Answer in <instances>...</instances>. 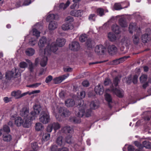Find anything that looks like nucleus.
<instances>
[{
    "instance_id": "nucleus-25",
    "label": "nucleus",
    "mask_w": 151,
    "mask_h": 151,
    "mask_svg": "<svg viewBox=\"0 0 151 151\" xmlns=\"http://www.w3.org/2000/svg\"><path fill=\"white\" fill-rule=\"evenodd\" d=\"M70 14L73 16L78 17L81 16L83 14V11L82 10H73L70 12Z\"/></svg>"
},
{
    "instance_id": "nucleus-61",
    "label": "nucleus",
    "mask_w": 151,
    "mask_h": 151,
    "mask_svg": "<svg viewBox=\"0 0 151 151\" xmlns=\"http://www.w3.org/2000/svg\"><path fill=\"white\" fill-rule=\"evenodd\" d=\"M71 136L70 135H69L67 136V137L66 138V142L70 144L71 143Z\"/></svg>"
},
{
    "instance_id": "nucleus-57",
    "label": "nucleus",
    "mask_w": 151,
    "mask_h": 151,
    "mask_svg": "<svg viewBox=\"0 0 151 151\" xmlns=\"http://www.w3.org/2000/svg\"><path fill=\"white\" fill-rule=\"evenodd\" d=\"M52 79V77L51 76H49L47 77L45 79V82L48 83L51 81Z\"/></svg>"
},
{
    "instance_id": "nucleus-50",
    "label": "nucleus",
    "mask_w": 151,
    "mask_h": 151,
    "mask_svg": "<svg viewBox=\"0 0 151 151\" xmlns=\"http://www.w3.org/2000/svg\"><path fill=\"white\" fill-rule=\"evenodd\" d=\"M120 80V78L118 76L116 77L114 80L113 84L115 86H117L118 85L119 82Z\"/></svg>"
},
{
    "instance_id": "nucleus-23",
    "label": "nucleus",
    "mask_w": 151,
    "mask_h": 151,
    "mask_svg": "<svg viewBox=\"0 0 151 151\" xmlns=\"http://www.w3.org/2000/svg\"><path fill=\"white\" fill-rule=\"evenodd\" d=\"M58 18V14L55 15L53 14L48 13L47 16L46 21L47 22H50L55 19H57Z\"/></svg>"
},
{
    "instance_id": "nucleus-60",
    "label": "nucleus",
    "mask_w": 151,
    "mask_h": 151,
    "mask_svg": "<svg viewBox=\"0 0 151 151\" xmlns=\"http://www.w3.org/2000/svg\"><path fill=\"white\" fill-rule=\"evenodd\" d=\"M82 84L84 86L87 87L89 86V83L88 81L85 80L83 82Z\"/></svg>"
},
{
    "instance_id": "nucleus-7",
    "label": "nucleus",
    "mask_w": 151,
    "mask_h": 151,
    "mask_svg": "<svg viewBox=\"0 0 151 151\" xmlns=\"http://www.w3.org/2000/svg\"><path fill=\"white\" fill-rule=\"evenodd\" d=\"M20 72L18 68H15L12 69L11 71H7L6 74V78L9 79L11 78H16L20 76Z\"/></svg>"
},
{
    "instance_id": "nucleus-36",
    "label": "nucleus",
    "mask_w": 151,
    "mask_h": 151,
    "mask_svg": "<svg viewBox=\"0 0 151 151\" xmlns=\"http://www.w3.org/2000/svg\"><path fill=\"white\" fill-rule=\"evenodd\" d=\"M35 129L37 131L42 130L44 129V127L42 124L39 122L36 123L35 126Z\"/></svg>"
},
{
    "instance_id": "nucleus-55",
    "label": "nucleus",
    "mask_w": 151,
    "mask_h": 151,
    "mask_svg": "<svg viewBox=\"0 0 151 151\" xmlns=\"http://www.w3.org/2000/svg\"><path fill=\"white\" fill-rule=\"evenodd\" d=\"M111 83L110 80L108 78L106 79L104 82V84L105 86H107Z\"/></svg>"
},
{
    "instance_id": "nucleus-14",
    "label": "nucleus",
    "mask_w": 151,
    "mask_h": 151,
    "mask_svg": "<svg viewBox=\"0 0 151 151\" xmlns=\"http://www.w3.org/2000/svg\"><path fill=\"white\" fill-rule=\"evenodd\" d=\"M33 108L34 111L31 112V114L32 116L31 117L33 118V119H35L41 111V107L40 105L35 104L33 106Z\"/></svg>"
},
{
    "instance_id": "nucleus-63",
    "label": "nucleus",
    "mask_w": 151,
    "mask_h": 151,
    "mask_svg": "<svg viewBox=\"0 0 151 151\" xmlns=\"http://www.w3.org/2000/svg\"><path fill=\"white\" fill-rule=\"evenodd\" d=\"M78 7V6L77 5V3H74V4L70 6L71 9H73Z\"/></svg>"
},
{
    "instance_id": "nucleus-17",
    "label": "nucleus",
    "mask_w": 151,
    "mask_h": 151,
    "mask_svg": "<svg viewBox=\"0 0 151 151\" xmlns=\"http://www.w3.org/2000/svg\"><path fill=\"white\" fill-rule=\"evenodd\" d=\"M129 5V3L128 2H126L125 3H122L121 4L119 3L115 4L114 6V9L115 10H119L127 8Z\"/></svg>"
},
{
    "instance_id": "nucleus-35",
    "label": "nucleus",
    "mask_w": 151,
    "mask_h": 151,
    "mask_svg": "<svg viewBox=\"0 0 151 151\" xmlns=\"http://www.w3.org/2000/svg\"><path fill=\"white\" fill-rule=\"evenodd\" d=\"M99 105V103L98 102L96 101H92L90 104V106L91 109H97Z\"/></svg>"
},
{
    "instance_id": "nucleus-58",
    "label": "nucleus",
    "mask_w": 151,
    "mask_h": 151,
    "mask_svg": "<svg viewBox=\"0 0 151 151\" xmlns=\"http://www.w3.org/2000/svg\"><path fill=\"white\" fill-rule=\"evenodd\" d=\"M96 15L95 14H91L89 16L88 19L90 20H94Z\"/></svg>"
},
{
    "instance_id": "nucleus-30",
    "label": "nucleus",
    "mask_w": 151,
    "mask_h": 151,
    "mask_svg": "<svg viewBox=\"0 0 151 151\" xmlns=\"http://www.w3.org/2000/svg\"><path fill=\"white\" fill-rule=\"evenodd\" d=\"M51 151H68V149L66 147H63L61 149L58 148L55 145H52L51 148Z\"/></svg>"
},
{
    "instance_id": "nucleus-22",
    "label": "nucleus",
    "mask_w": 151,
    "mask_h": 151,
    "mask_svg": "<svg viewBox=\"0 0 151 151\" xmlns=\"http://www.w3.org/2000/svg\"><path fill=\"white\" fill-rule=\"evenodd\" d=\"M47 41L46 38L45 37L41 38L39 41L38 45L40 48L43 47L46 45Z\"/></svg>"
},
{
    "instance_id": "nucleus-41",
    "label": "nucleus",
    "mask_w": 151,
    "mask_h": 151,
    "mask_svg": "<svg viewBox=\"0 0 151 151\" xmlns=\"http://www.w3.org/2000/svg\"><path fill=\"white\" fill-rule=\"evenodd\" d=\"M70 4V1H68L66 4H64L63 3L60 4L59 6L60 8L61 9H64L69 5Z\"/></svg>"
},
{
    "instance_id": "nucleus-45",
    "label": "nucleus",
    "mask_w": 151,
    "mask_h": 151,
    "mask_svg": "<svg viewBox=\"0 0 151 151\" xmlns=\"http://www.w3.org/2000/svg\"><path fill=\"white\" fill-rule=\"evenodd\" d=\"M144 147L147 148H151V143L148 141H145L142 143Z\"/></svg>"
},
{
    "instance_id": "nucleus-47",
    "label": "nucleus",
    "mask_w": 151,
    "mask_h": 151,
    "mask_svg": "<svg viewBox=\"0 0 151 151\" xmlns=\"http://www.w3.org/2000/svg\"><path fill=\"white\" fill-rule=\"evenodd\" d=\"M87 39V36L86 34L81 35L79 37L80 41L81 42H83Z\"/></svg>"
},
{
    "instance_id": "nucleus-56",
    "label": "nucleus",
    "mask_w": 151,
    "mask_h": 151,
    "mask_svg": "<svg viewBox=\"0 0 151 151\" xmlns=\"http://www.w3.org/2000/svg\"><path fill=\"white\" fill-rule=\"evenodd\" d=\"M3 130L4 132H9L10 131L9 127L6 125H4L3 127Z\"/></svg>"
},
{
    "instance_id": "nucleus-48",
    "label": "nucleus",
    "mask_w": 151,
    "mask_h": 151,
    "mask_svg": "<svg viewBox=\"0 0 151 151\" xmlns=\"http://www.w3.org/2000/svg\"><path fill=\"white\" fill-rule=\"evenodd\" d=\"M96 12L98 15L100 16H102L104 15V9L102 8H98Z\"/></svg>"
},
{
    "instance_id": "nucleus-39",
    "label": "nucleus",
    "mask_w": 151,
    "mask_h": 151,
    "mask_svg": "<svg viewBox=\"0 0 151 151\" xmlns=\"http://www.w3.org/2000/svg\"><path fill=\"white\" fill-rule=\"evenodd\" d=\"M70 119L71 122H73L74 123H79L81 122V120L79 118L71 117Z\"/></svg>"
},
{
    "instance_id": "nucleus-24",
    "label": "nucleus",
    "mask_w": 151,
    "mask_h": 151,
    "mask_svg": "<svg viewBox=\"0 0 151 151\" xmlns=\"http://www.w3.org/2000/svg\"><path fill=\"white\" fill-rule=\"evenodd\" d=\"M129 56H124L119 59L114 60L112 61V64L113 65H117L124 62Z\"/></svg>"
},
{
    "instance_id": "nucleus-34",
    "label": "nucleus",
    "mask_w": 151,
    "mask_h": 151,
    "mask_svg": "<svg viewBox=\"0 0 151 151\" xmlns=\"http://www.w3.org/2000/svg\"><path fill=\"white\" fill-rule=\"evenodd\" d=\"M86 45L88 47L91 48L95 45V43L91 39H88L86 43Z\"/></svg>"
},
{
    "instance_id": "nucleus-29",
    "label": "nucleus",
    "mask_w": 151,
    "mask_h": 151,
    "mask_svg": "<svg viewBox=\"0 0 151 151\" xmlns=\"http://www.w3.org/2000/svg\"><path fill=\"white\" fill-rule=\"evenodd\" d=\"M65 104L68 107H72L75 104L74 100L72 99H68L65 101Z\"/></svg>"
},
{
    "instance_id": "nucleus-2",
    "label": "nucleus",
    "mask_w": 151,
    "mask_h": 151,
    "mask_svg": "<svg viewBox=\"0 0 151 151\" xmlns=\"http://www.w3.org/2000/svg\"><path fill=\"white\" fill-rule=\"evenodd\" d=\"M113 92L114 93L119 97H122L124 96V91L122 90L117 88L114 89L113 86L111 87L110 89H108L106 90V92ZM105 97L106 100L108 103H109L112 102V98L109 94L106 93L105 95Z\"/></svg>"
},
{
    "instance_id": "nucleus-52",
    "label": "nucleus",
    "mask_w": 151,
    "mask_h": 151,
    "mask_svg": "<svg viewBox=\"0 0 151 151\" xmlns=\"http://www.w3.org/2000/svg\"><path fill=\"white\" fill-rule=\"evenodd\" d=\"M50 137V134L48 133H45L43 134L42 139L44 141H47L49 139Z\"/></svg>"
},
{
    "instance_id": "nucleus-21",
    "label": "nucleus",
    "mask_w": 151,
    "mask_h": 151,
    "mask_svg": "<svg viewBox=\"0 0 151 151\" xmlns=\"http://www.w3.org/2000/svg\"><path fill=\"white\" fill-rule=\"evenodd\" d=\"M94 91L96 94L99 95H102L104 91L103 86L100 84H98L95 87Z\"/></svg>"
},
{
    "instance_id": "nucleus-4",
    "label": "nucleus",
    "mask_w": 151,
    "mask_h": 151,
    "mask_svg": "<svg viewBox=\"0 0 151 151\" xmlns=\"http://www.w3.org/2000/svg\"><path fill=\"white\" fill-rule=\"evenodd\" d=\"M20 115L23 118L24 120L29 121L32 124V121L34 119L32 117L31 112L29 113V109L26 107H23L20 111Z\"/></svg>"
},
{
    "instance_id": "nucleus-38",
    "label": "nucleus",
    "mask_w": 151,
    "mask_h": 151,
    "mask_svg": "<svg viewBox=\"0 0 151 151\" xmlns=\"http://www.w3.org/2000/svg\"><path fill=\"white\" fill-rule=\"evenodd\" d=\"M57 143L60 146L63 145L64 144V142L62 137L61 136L59 137L56 140Z\"/></svg>"
},
{
    "instance_id": "nucleus-33",
    "label": "nucleus",
    "mask_w": 151,
    "mask_h": 151,
    "mask_svg": "<svg viewBox=\"0 0 151 151\" xmlns=\"http://www.w3.org/2000/svg\"><path fill=\"white\" fill-rule=\"evenodd\" d=\"M112 29L113 31L116 34H119L120 32L119 27L116 24H115L112 25Z\"/></svg>"
},
{
    "instance_id": "nucleus-53",
    "label": "nucleus",
    "mask_w": 151,
    "mask_h": 151,
    "mask_svg": "<svg viewBox=\"0 0 151 151\" xmlns=\"http://www.w3.org/2000/svg\"><path fill=\"white\" fill-rule=\"evenodd\" d=\"M19 66L21 68H24L27 66V64L24 62H22L19 64Z\"/></svg>"
},
{
    "instance_id": "nucleus-20",
    "label": "nucleus",
    "mask_w": 151,
    "mask_h": 151,
    "mask_svg": "<svg viewBox=\"0 0 151 151\" xmlns=\"http://www.w3.org/2000/svg\"><path fill=\"white\" fill-rule=\"evenodd\" d=\"M129 31L130 33H132L134 31H136L137 32L138 31L140 30V28H138V29L136 28V24L135 23H131L129 26Z\"/></svg>"
},
{
    "instance_id": "nucleus-51",
    "label": "nucleus",
    "mask_w": 151,
    "mask_h": 151,
    "mask_svg": "<svg viewBox=\"0 0 151 151\" xmlns=\"http://www.w3.org/2000/svg\"><path fill=\"white\" fill-rule=\"evenodd\" d=\"M60 97L62 99H64L66 96V93L64 91H61L59 93Z\"/></svg>"
},
{
    "instance_id": "nucleus-11",
    "label": "nucleus",
    "mask_w": 151,
    "mask_h": 151,
    "mask_svg": "<svg viewBox=\"0 0 151 151\" xmlns=\"http://www.w3.org/2000/svg\"><path fill=\"white\" fill-rule=\"evenodd\" d=\"M28 92H25L22 93V92L19 90L14 91L11 93L12 96L14 97L15 99H20L27 94Z\"/></svg>"
},
{
    "instance_id": "nucleus-26",
    "label": "nucleus",
    "mask_w": 151,
    "mask_h": 151,
    "mask_svg": "<svg viewBox=\"0 0 151 151\" xmlns=\"http://www.w3.org/2000/svg\"><path fill=\"white\" fill-rule=\"evenodd\" d=\"M58 26L57 23L55 21H51L48 25V28L50 30L52 31L55 29Z\"/></svg>"
},
{
    "instance_id": "nucleus-37",
    "label": "nucleus",
    "mask_w": 151,
    "mask_h": 151,
    "mask_svg": "<svg viewBox=\"0 0 151 151\" xmlns=\"http://www.w3.org/2000/svg\"><path fill=\"white\" fill-rule=\"evenodd\" d=\"M62 130L64 132L71 133L73 131V129L72 128L70 127L66 126L62 128Z\"/></svg>"
},
{
    "instance_id": "nucleus-15",
    "label": "nucleus",
    "mask_w": 151,
    "mask_h": 151,
    "mask_svg": "<svg viewBox=\"0 0 151 151\" xmlns=\"http://www.w3.org/2000/svg\"><path fill=\"white\" fill-rule=\"evenodd\" d=\"M69 49L72 51H76L80 48V45L79 42L76 41L72 42L69 45Z\"/></svg>"
},
{
    "instance_id": "nucleus-59",
    "label": "nucleus",
    "mask_w": 151,
    "mask_h": 151,
    "mask_svg": "<svg viewBox=\"0 0 151 151\" xmlns=\"http://www.w3.org/2000/svg\"><path fill=\"white\" fill-rule=\"evenodd\" d=\"M138 76L137 75H135L133 78L132 82L134 84H136L137 82Z\"/></svg>"
},
{
    "instance_id": "nucleus-5",
    "label": "nucleus",
    "mask_w": 151,
    "mask_h": 151,
    "mask_svg": "<svg viewBox=\"0 0 151 151\" xmlns=\"http://www.w3.org/2000/svg\"><path fill=\"white\" fill-rule=\"evenodd\" d=\"M65 23L63 24L62 26V29L64 31L71 30L73 29V26L72 22L73 19L72 17L68 16L65 19Z\"/></svg>"
},
{
    "instance_id": "nucleus-40",
    "label": "nucleus",
    "mask_w": 151,
    "mask_h": 151,
    "mask_svg": "<svg viewBox=\"0 0 151 151\" xmlns=\"http://www.w3.org/2000/svg\"><path fill=\"white\" fill-rule=\"evenodd\" d=\"M37 42V39H35V38H32L30 39L29 43V44L31 46H34Z\"/></svg>"
},
{
    "instance_id": "nucleus-6",
    "label": "nucleus",
    "mask_w": 151,
    "mask_h": 151,
    "mask_svg": "<svg viewBox=\"0 0 151 151\" xmlns=\"http://www.w3.org/2000/svg\"><path fill=\"white\" fill-rule=\"evenodd\" d=\"M15 124L18 127L22 125L24 127L27 128L29 127L31 125L29 121L23 120L20 117H18L15 118Z\"/></svg>"
},
{
    "instance_id": "nucleus-10",
    "label": "nucleus",
    "mask_w": 151,
    "mask_h": 151,
    "mask_svg": "<svg viewBox=\"0 0 151 151\" xmlns=\"http://www.w3.org/2000/svg\"><path fill=\"white\" fill-rule=\"evenodd\" d=\"M35 28H33L30 33H32V35L36 36L38 38L40 36V32L38 30V29L41 30L42 29V27L40 24L38 23L34 26Z\"/></svg>"
},
{
    "instance_id": "nucleus-8",
    "label": "nucleus",
    "mask_w": 151,
    "mask_h": 151,
    "mask_svg": "<svg viewBox=\"0 0 151 151\" xmlns=\"http://www.w3.org/2000/svg\"><path fill=\"white\" fill-rule=\"evenodd\" d=\"M119 18V23L122 27H127V24L126 22L125 18L120 17L118 16L116 17H112L109 21V22H116L117 19Z\"/></svg>"
},
{
    "instance_id": "nucleus-28",
    "label": "nucleus",
    "mask_w": 151,
    "mask_h": 151,
    "mask_svg": "<svg viewBox=\"0 0 151 151\" xmlns=\"http://www.w3.org/2000/svg\"><path fill=\"white\" fill-rule=\"evenodd\" d=\"M26 55L28 56H31L35 53V50L33 48L30 47L26 49L25 50Z\"/></svg>"
},
{
    "instance_id": "nucleus-13",
    "label": "nucleus",
    "mask_w": 151,
    "mask_h": 151,
    "mask_svg": "<svg viewBox=\"0 0 151 151\" xmlns=\"http://www.w3.org/2000/svg\"><path fill=\"white\" fill-rule=\"evenodd\" d=\"M61 127L60 124L58 122H53L49 124L47 128V130L48 132H51L52 129H54L55 132Z\"/></svg>"
},
{
    "instance_id": "nucleus-43",
    "label": "nucleus",
    "mask_w": 151,
    "mask_h": 151,
    "mask_svg": "<svg viewBox=\"0 0 151 151\" xmlns=\"http://www.w3.org/2000/svg\"><path fill=\"white\" fill-rule=\"evenodd\" d=\"M147 76L145 74H142L139 78L140 81L142 83L145 82L147 81Z\"/></svg>"
},
{
    "instance_id": "nucleus-9",
    "label": "nucleus",
    "mask_w": 151,
    "mask_h": 151,
    "mask_svg": "<svg viewBox=\"0 0 151 151\" xmlns=\"http://www.w3.org/2000/svg\"><path fill=\"white\" fill-rule=\"evenodd\" d=\"M39 120L44 124L48 123L50 121L49 113L47 111H42L40 116Z\"/></svg>"
},
{
    "instance_id": "nucleus-44",
    "label": "nucleus",
    "mask_w": 151,
    "mask_h": 151,
    "mask_svg": "<svg viewBox=\"0 0 151 151\" xmlns=\"http://www.w3.org/2000/svg\"><path fill=\"white\" fill-rule=\"evenodd\" d=\"M148 35L147 34H145L142 35L141 38L142 42L144 43L146 42L148 40Z\"/></svg>"
},
{
    "instance_id": "nucleus-31",
    "label": "nucleus",
    "mask_w": 151,
    "mask_h": 151,
    "mask_svg": "<svg viewBox=\"0 0 151 151\" xmlns=\"http://www.w3.org/2000/svg\"><path fill=\"white\" fill-rule=\"evenodd\" d=\"M104 47L101 45L96 46L95 48V51L97 53H99L100 52L103 53L104 52Z\"/></svg>"
},
{
    "instance_id": "nucleus-12",
    "label": "nucleus",
    "mask_w": 151,
    "mask_h": 151,
    "mask_svg": "<svg viewBox=\"0 0 151 151\" xmlns=\"http://www.w3.org/2000/svg\"><path fill=\"white\" fill-rule=\"evenodd\" d=\"M65 42V40L64 38L62 37L58 38L56 40V43L55 42H52L51 45H50L49 43L47 45H49L50 46V48H49V49H51V48L52 45V44L54 43L55 44V45L57 47L58 50V46L60 47H62L64 45Z\"/></svg>"
},
{
    "instance_id": "nucleus-19",
    "label": "nucleus",
    "mask_w": 151,
    "mask_h": 151,
    "mask_svg": "<svg viewBox=\"0 0 151 151\" xmlns=\"http://www.w3.org/2000/svg\"><path fill=\"white\" fill-rule=\"evenodd\" d=\"M69 76V75H64L58 77L54 78L53 79L54 83L57 84L63 81L67 78Z\"/></svg>"
},
{
    "instance_id": "nucleus-46",
    "label": "nucleus",
    "mask_w": 151,
    "mask_h": 151,
    "mask_svg": "<svg viewBox=\"0 0 151 151\" xmlns=\"http://www.w3.org/2000/svg\"><path fill=\"white\" fill-rule=\"evenodd\" d=\"M11 136L9 134H7L3 136V140L5 141H9L11 140Z\"/></svg>"
},
{
    "instance_id": "nucleus-54",
    "label": "nucleus",
    "mask_w": 151,
    "mask_h": 151,
    "mask_svg": "<svg viewBox=\"0 0 151 151\" xmlns=\"http://www.w3.org/2000/svg\"><path fill=\"white\" fill-rule=\"evenodd\" d=\"M40 92V90H34L32 91L29 92L28 91L27 92H28V93H27V94H28L29 95H31L32 94H36L39 93Z\"/></svg>"
},
{
    "instance_id": "nucleus-62",
    "label": "nucleus",
    "mask_w": 151,
    "mask_h": 151,
    "mask_svg": "<svg viewBox=\"0 0 151 151\" xmlns=\"http://www.w3.org/2000/svg\"><path fill=\"white\" fill-rule=\"evenodd\" d=\"M11 98H8V97H5L4 99V101L6 103H8L12 100Z\"/></svg>"
},
{
    "instance_id": "nucleus-3",
    "label": "nucleus",
    "mask_w": 151,
    "mask_h": 151,
    "mask_svg": "<svg viewBox=\"0 0 151 151\" xmlns=\"http://www.w3.org/2000/svg\"><path fill=\"white\" fill-rule=\"evenodd\" d=\"M78 102L79 103V111L77 115L79 117L85 116L86 117H89L91 115L92 111L91 110L87 109V107L85 104H84V101L82 100H79Z\"/></svg>"
},
{
    "instance_id": "nucleus-42",
    "label": "nucleus",
    "mask_w": 151,
    "mask_h": 151,
    "mask_svg": "<svg viewBox=\"0 0 151 151\" xmlns=\"http://www.w3.org/2000/svg\"><path fill=\"white\" fill-rule=\"evenodd\" d=\"M139 35H134L133 37V41L134 44H138L139 42Z\"/></svg>"
},
{
    "instance_id": "nucleus-32",
    "label": "nucleus",
    "mask_w": 151,
    "mask_h": 151,
    "mask_svg": "<svg viewBox=\"0 0 151 151\" xmlns=\"http://www.w3.org/2000/svg\"><path fill=\"white\" fill-rule=\"evenodd\" d=\"M108 37L109 40L112 42L115 41L117 39L116 35L113 33L111 32L108 33Z\"/></svg>"
},
{
    "instance_id": "nucleus-18",
    "label": "nucleus",
    "mask_w": 151,
    "mask_h": 151,
    "mask_svg": "<svg viewBox=\"0 0 151 151\" xmlns=\"http://www.w3.org/2000/svg\"><path fill=\"white\" fill-rule=\"evenodd\" d=\"M58 111L61 115L65 117L69 116L71 114L70 112L65 107H60L58 109Z\"/></svg>"
},
{
    "instance_id": "nucleus-49",
    "label": "nucleus",
    "mask_w": 151,
    "mask_h": 151,
    "mask_svg": "<svg viewBox=\"0 0 151 151\" xmlns=\"http://www.w3.org/2000/svg\"><path fill=\"white\" fill-rule=\"evenodd\" d=\"M41 84V83H34L32 84L27 85V87L32 88H35L38 87Z\"/></svg>"
},
{
    "instance_id": "nucleus-1",
    "label": "nucleus",
    "mask_w": 151,
    "mask_h": 151,
    "mask_svg": "<svg viewBox=\"0 0 151 151\" xmlns=\"http://www.w3.org/2000/svg\"><path fill=\"white\" fill-rule=\"evenodd\" d=\"M54 43H52L50 49H49L50 46L47 45L45 49L44 52V56L42 57L40 62V64L42 67H45L47 64L48 61L47 57L50 55L51 52H55L57 50V47L55 45Z\"/></svg>"
},
{
    "instance_id": "nucleus-64",
    "label": "nucleus",
    "mask_w": 151,
    "mask_h": 151,
    "mask_svg": "<svg viewBox=\"0 0 151 151\" xmlns=\"http://www.w3.org/2000/svg\"><path fill=\"white\" fill-rule=\"evenodd\" d=\"M31 3V0H25V1L23 3V5H28L30 4Z\"/></svg>"
},
{
    "instance_id": "nucleus-16",
    "label": "nucleus",
    "mask_w": 151,
    "mask_h": 151,
    "mask_svg": "<svg viewBox=\"0 0 151 151\" xmlns=\"http://www.w3.org/2000/svg\"><path fill=\"white\" fill-rule=\"evenodd\" d=\"M131 42L129 39L128 37H124L122 39L121 41L119 43V45L123 47L126 46L128 47L130 44Z\"/></svg>"
},
{
    "instance_id": "nucleus-27",
    "label": "nucleus",
    "mask_w": 151,
    "mask_h": 151,
    "mask_svg": "<svg viewBox=\"0 0 151 151\" xmlns=\"http://www.w3.org/2000/svg\"><path fill=\"white\" fill-rule=\"evenodd\" d=\"M109 52L111 54H114L117 50L116 47L114 45H110L108 48Z\"/></svg>"
}]
</instances>
